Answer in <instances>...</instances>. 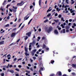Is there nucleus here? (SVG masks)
I'll return each mask as SVG.
<instances>
[{
	"label": "nucleus",
	"mask_w": 76,
	"mask_h": 76,
	"mask_svg": "<svg viewBox=\"0 0 76 76\" xmlns=\"http://www.w3.org/2000/svg\"><path fill=\"white\" fill-rule=\"evenodd\" d=\"M32 44V43H30V45L29 46V48H31V47L32 46H31V45Z\"/></svg>",
	"instance_id": "obj_33"
},
{
	"label": "nucleus",
	"mask_w": 76,
	"mask_h": 76,
	"mask_svg": "<svg viewBox=\"0 0 76 76\" xmlns=\"http://www.w3.org/2000/svg\"><path fill=\"white\" fill-rule=\"evenodd\" d=\"M17 25V24L14 25H13V27H16V26Z\"/></svg>",
	"instance_id": "obj_43"
},
{
	"label": "nucleus",
	"mask_w": 76,
	"mask_h": 76,
	"mask_svg": "<svg viewBox=\"0 0 76 76\" xmlns=\"http://www.w3.org/2000/svg\"><path fill=\"white\" fill-rule=\"evenodd\" d=\"M9 6H10V5H7V9H8V7H9Z\"/></svg>",
	"instance_id": "obj_53"
},
{
	"label": "nucleus",
	"mask_w": 76,
	"mask_h": 76,
	"mask_svg": "<svg viewBox=\"0 0 76 76\" xmlns=\"http://www.w3.org/2000/svg\"><path fill=\"white\" fill-rule=\"evenodd\" d=\"M6 2V0H4L3 2V5H4V4H5V3Z\"/></svg>",
	"instance_id": "obj_30"
},
{
	"label": "nucleus",
	"mask_w": 76,
	"mask_h": 76,
	"mask_svg": "<svg viewBox=\"0 0 76 76\" xmlns=\"http://www.w3.org/2000/svg\"><path fill=\"white\" fill-rule=\"evenodd\" d=\"M55 16H57L58 15V14H57V13H56L55 14Z\"/></svg>",
	"instance_id": "obj_45"
},
{
	"label": "nucleus",
	"mask_w": 76,
	"mask_h": 76,
	"mask_svg": "<svg viewBox=\"0 0 76 76\" xmlns=\"http://www.w3.org/2000/svg\"><path fill=\"white\" fill-rule=\"evenodd\" d=\"M13 8V9H17V7H14V6H13L12 7Z\"/></svg>",
	"instance_id": "obj_24"
},
{
	"label": "nucleus",
	"mask_w": 76,
	"mask_h": 76,
	"mask_svg": "<svg viewBox=\"0 0 76 76\" xmlns=\"http://www.w3.org/2000/svg\"><path fill=\"white\" fill-rule=\"evenodd\" d=\"M65 22L66 23H68V20H66L65 21Z\"/></svg>",
	"instance_id": "obj_54"
},
{
	"label": "nucleus",
	"mask_w": 76,
	"mask_h": 76,
	"mask_svg": "<svg viewBox=\"0 0 76 76\" xmlns=\"http://www.w3.org/2000/svg\"><path fill=\"white\" fill-rule=\"evenodd\" d=\"M51 9V7H50L49 9H48L47 11V13H48V12H50V11H51L52 10V9Z\"/></svg>",
	"instance_id": "obj_9"
},
{
	"label": "nucleus",
	"mask_w": 76,
	"mask_h": 76,
	"mask_svg": "<svg viewBox=\"0 0 76 76\" xmlns=\"http://www.w3.org/2000/svg\"><path fill=\"white\" fill-rule=\"evenodd\" d=\"M63 19H64L63 18H61V20L62 21H63V22H64V21H65V20H63Z\"/></svg>",
	"instance_id": "obj_25"
},
{
	"label": "nucleus",
	"mask_w": 76,
	"mask_h": 76,
	"mask_svg": "<svg viewBox=\"0 0 76 76\" xmlns=\"http://www.w3.org/2000/svg\"><path fill=\"white\" fill-rule=\"evenodd\" d=\"M43 48H46V46L45 44H43Z\"/></svg>",
	"instance_id": "obj_22"
},
{
	"label": "nucleus",
	"mask_w": 76,
	"mask_h": 76,
	"mask_svg": "<svg viewBox=\"0 0 76 76\" xmlns=\"http://www.w3.org/2000/svg\"><path fill=\"white\" fill-rule=\"evenodd\" d=\"M21 20V19H20V18L18 20V22L19 23L20 22V20Z\"/></svg>",
	"instance_id": "obj_44"
},
{
	"label": "nucleus",
	"mask_w": 76,
	"mask_h": 76,
	"mask_svg": "<svg viewBox=\"0 0 76 76\" xmlns=\"http://www.w3.org/2000/svg\"><path fill=\"white\" fill-rule=\"evenodd\" d=\"M16 60H17V58H15L14 59V61H16Z\"/></svg>",
	"instance_id": "obj_37"
},
{
	"label": "nucleus",
	"mask_w": 76,
	"mask_h": 76,
	"mask_svg": "<svg viewBox=\"0 0 76 76\" xmlns=\"http://www.w3.org/2000/svg\"><path fill=\"white\" fill-rule=\"evenodd\" d=\"M18 33V31L16 33H13L11 35V37H15V36H16V35Z\"/></svg>",
	"instance_id": "obj_3"
},
{
	"label": "nucleus",
	"mask_w": 76,
	"mask_h": 76,
	"mask_svg": "<svg viewBox=\"0 0 76 76\" xmlns=\"http://www.w3.org/2000/svg\"><path fill=\"white\" fill-rule=\"evenodd\" d=\"M26 72L27 73H30V71H28V70H26Z\"/></svg>",
	"instance_id": "obj_31"
},
{
	"label": "nucleus",
	"mask_w": 76,
	"mask_h": 76,
	"mask_svg": "<svg viewBox=\"0 0 76 76\" xmlns=\"http://www.w3.org/2000/svg\"><path fill=\"white\" fill-rule=\"evenodd\" d=\"M25 26V24H24L21 27V28H20V30H21V29H22L23 28V27Z\"/></svg>",
	"instance_id": "obj_16"
},
{
	"label": "nucleus",
	"mask_w": 76,
	"mask_h": 76,
	"mask_svg": "<svg viewBox=\"0 0 76 76\" xmlns=\"http://www.w3.org/2000/svg\"><path fill=\"white\" fill-rule=\"evenodd\" d=\"M4 41H3L1 42H0V45H3L4 44Z\"/></svg>",
	"instance_id": "obj_8"
},
{
	"label": "nucleus",
	"mask_w": 76,
	"mask_h": 76,
	"mask_svg": "<svg viewBox=\"0 0 76 76\" xmlns=\"http://www.w3.org/2000/svg\"><path fill=\"white\" fill-rule=\"evenodd\" d=\"M69 30L68 29H67L66 30V32H69Z\"/></svg>",
	"instance_id": "obj_61"
},
{
	"label": "nucleus",
	"mask_w": 76,
	"mask_h": 76,
	"mask_svg": "<svg viewBox=\"0 0 76 76\" xmlns=\"http://www.w3.org/2000/svg\"><path fill=\"white\" fill-rule=\"evenodd\" d=\"M41 1H42V0H39V6H41Z\"/></svg>",
	"instance_id": "obj_10"
},
{
	"label": "nucleus",
	"mask_w": 76,
	"mask_h": 76,
	"mask_svg": "<svg viewBox=\"0 0 76 76\" xmlns=\"http://www.w3.org/2000/svg\"><path fill=\"white\" fill-rule=\"evenodd\" d=\"M10 73H14V71L13 70H10Z\"/></svg>",
	"instance_id": "obj_18"
},
{
	"label": "nucleus",
	"mask_w": 76,
	"mask_h": 76,
	"mask_svg": "<svg viewBox=\"0 0 76 76\" xmlns=\"http://www.w3.org/2000/svg\"><path fill=\"white\" fill-rule=\"evenodd\" d=\"M1 76H4V73H2L1 74Z\"/></svg>",
	"instance_id": "obj_34"
},
{
	"label": "nucleus",
	"mask_w": 76,
	"mask_h": 76,
	"mask_svg": "<svg viewBox=\"0 0 76 76\" xmlns=\"http://www.w3.org/2000/svg\"><path fill=\"white\" fill-rule=\"evenodd\" d=\"M22 60V58H20L19 59H18V61H17V62H18V61H19V60Z\"/></svg>",
	"instance_id": "obj_42"
},
{
	"label": "nucleus",
	"mask_w": 76,
	"mask_h": 76,
	"mask_svg": "<svg viewBox=\"0 0 76 76\" xmlns=\"http://www.w3.org/2000/svg\"><path fill=\"white\" fill-rule=\"evenodd\" d=\"M54 74H50V76H54Z\"/></svg>",
	"instance_id": "obj_55"
},
{
	"label": "nucleus",
	"mask_w": 76,
	"mask_h": 76,
	"mask_svg": "<svg viewBox=\"0 0 76 76\" xmlns=\"http://www.w3.org/2000/svg\"><path fill=\"white\" fill-rule=\"evenodd\" d=\"M20 39H18L17 41V42H19V41H20Z\"/></svg>",
	"instance_id": "obj_52"
},
{
	"label": "nucleus",
	"mask_w": 76,
	"mask_h": 76,
	"mask_svg": "<svg viewBox=\"0 0 76 76\" xmlns=\"http://www.w3.org/2000/svg\"><path fill=\"white\" fill-rule=\"evenodd\" d=\"M33 59L35 60L37 58H36L34 56L33 57Z\"/></svg>",
	"instance_id": "obj_39"
},
{
	"label": "nucleus",
	"mask_w": 76,
	"mask_h": 76,
	"mask_svg": "<svg viewBox=\"0 0 76 76\" xmlns=\"http://www.w3.org/2000/svg\"><path fill=\"white\" fill-rule=\"evenodd\" d=\"M32 18L29 21V22H28V25H29V24H30V23H31V22L32 21Z\"/></svg>",
	"instance_id": "obj_13"
},
{
	"label": "nucleus",
	"mask_w": 76,
	"mask_h": 76,
	"mask_svg": "<svg viewBox=\"0 0 76 76\" xmlns=\"http://www.w3.org/2000/svg\"><path fill=\"white\" fill-rule=\"evenodd\" d=\"M52 29H53V28L52 27H50L48 29L47 31V32L48 33H50V32L51 31H52Z\"/></svg>",
	"instance_id": "obj_4"
},
{
	"label": "nucleus",
	"mask_w": 76,
	"mask_h": 76,
	"mask_svg": "<svg viewBox=\"0 0 76 76\" xmlns=\"http://www.w3.org/2000/svg\"><path fill=\"white\" fill-rule=\"evenodd\" d=\"M54 33L55 34H56V35H57L58 34V31H57V29L55 30Z\"/></svg>",
	"instance_id": "obj_6"
},
{
	"label": "nucleus",
	"mask_w": 76,
	"mask_h": 76,
	"mask_svg": "<svg viewBox=\"0 0 76 76\" xmlns=\"http://www.w3.org/2000/svg\"><path fill=\"white\" fill-rule=\"evenodd\" d=\"M46 51H48L49 50V48H47L46 49Z\"/></svg>",
	"instance_id": "obj_29"
},
{
	"label": "nucleus",
	"mask_w": 76,
	"mask_h": 76,
	"mask_svg": "<svg viewBox=\"0 0 76 76\" xmlns=\"http://www.w3.org/2000/svg\"><path fill=\"white\" fill-rule=\"evenodd\" d=\"M36 51H37V50L36 49H34L31 52V55L34 56V55L35 54V53Z\"/></svg>",
	"instance_id": "obj_2"
},
{
	"label": "nucleus",
	"mask_w": 76,
	"mask_h": 76,
	"mask_svg": "<svg viewBox=\"0 0 76 76\" xmlns=\"http://www.w3.org/2000/svg\"><path fill=\"white\" fill-rule=\"evenodd\" d=\"M9 18H10V17H9V16H8L7 18V19H9Z\"/></svg>",
	"instance_id": "obj_58"
},
{
	"label": "nucleus",
	"mask_w": 76,
	"mask_h": 76,
	"mask_svg": "<svg viewBox=\"0 0 76 76\" xmlns=\"http://www.w3.org/2000/svg\"><path fill=\"white\" fill-rule=\"evenodd\" d=\"M69 28H70V27H69V26H66L65 27V28L66 29H69Z\"/></svg>",
	"instance_id": "obj_12"
},
{
	"label": "nucleus",
	"mask_w": 76,
	"mask_h": 76,
	"mask_svg": "<svg viewBox=\"0 0 76 76\" xmlns=\"http://www.w3.org/2000/svg\"><path fill=\"white\" fill-rule=\"evenodd\" d=\"M45 39V37H42V40H43L44 39Z\"/></svg>",
	"instance_id": "obj_32"
},
{
	"label": "nucleus",
	"mask_w": 76,
	"mask_h": 76,
	"mask_svg": "<svg viewBox=\"0 0 76 76\" xmlns=\"http://www.w3.org/2000/svg\"><path fill=\"white\" fill-rule=\"evenodd\" d=\"M9 10L10 12H12V9H10Z\"/></svg>",
	"instance_id": "obj_62"
},
{
	"label": "nucleus",
	"mask_w": 76,
	"mask_h": 76,
	"mask_svg": "<svg viewBox=\"0 0 76 76\" xmlns=\"http://www.w3.org/2000/svg\"><path fill=\"white\" fill-rule=\"evenodd\" d=\"M24 4V3H23V1H21L20 3H17V6H23Z\"/></svg>",
	"instance_id": "obj_1"
},
{
	"label": "nucleus",
	"mask_w": 76,
	"mask_h": 76,
	"mask_svg": "<svg viewBox=\"0 0 76 76\" xmlns=\"http://www.w3.org/2000/svg\"><path fill=\"white\" fill-rule=\"evenodd\" d=\"M15 70H16V71H17V72H19V69H16Z\"/></svg>",
	"instance_id": "obj_38"
},
{
	"label": "nucleus",
	"mask_w": 76,
	"mask_h": 76,
	"mask_svg": "<svg viewBox=\"0 0 76 76\" xmlns=\"http://www.w3.org/2000/svg\"><path fill=\"white\" fill-rule=\"evenodd\" d=\"M12 66H13L12 65H10L9 67H12Z\"/></svg>",
	"instance_id": "obj_63"
},
{
	"label": "nucleus",
	"mask_w": 76,
	"mask_h": 76,
	"mask_svg": "<svg viewBox=\"0 0 76 76\" xmlns=\"http://www.w3.org/2000/svg\"><path fill=\"white\" fill-rule=\"evenodd\" d=\"M18 67H19V68H21V67H22V66L20 65H19L18 66Z\"/></svg>",
	"instance_id": "obj_50"
},
{
	"label": "nucleus",
	"mask_w": 76,
	"mask_h": 76,
	"mask_svg": "<svg viewBox=\"0 0 76 76\" xmlns=\"http://www.w3.org/2000/svg\"><path fill=\"white\" fill-rule=\"evenodd\" d=\"M69 22H71L72 21V19H70L69 20Z\"/></svg>",
	"instance_id": "obj_57"
},
{
	"label": "nucleus",
	"mask_w": 76,
	"mask_h": 76,
	"mask_svg": "<svg viewBox=\"0 0 76 76\" xmlns=\"http://www.w3.org/2000/svg\"><path fill=\"white\" fill-rule=\"evenodd\" d=\"M38 39H41V37H38Z\"/></svg>",
	"instance_id": "obj_64"
},
{
	"label": "nucleus",
	"mask_w": 76,
	"mask_h": 76,
	"mask_svg": "<svg viewBox=\"0 0 76 76\" xmlns=\"http://www.w3.org/2000/svg\"><path fill=\"white\" fill-rule=\"evenodd\" d=\"M38 31L39 32H41V28H39L38 29Z\"/></svg>",
	"instance_id": "obj_49"
},
{
	"label": "nucleus",
	"mask_w": 76,
	"mask_h": 76,
	"mask_svg": "<svg viewBox=\"0 0 76 76\" xmlns=\"http://www.w3.org/2000/svg\"><path fill=\"white\" fill-rule=\"evenodd\" d=\"M70 12L72 13H73L74 12V10H72V9H71L70 10Z\"/></svg>",
	"instance_id": "obj_15"
},
{
	"label": "nucleus",
	"mask_w": 76,
	"mask_h": 76,
	"mask_svg": "<svg viewBox=\"0 0 76 76\" xmlns=\"http://www.w3.org/2000/svg\"><path fill=\"white\" fill-rule=\"evenodd\" d=\"M22 23H21L20 24V25H19V27H18V28H20V26H21V25H22Z\"/></svg>",
	"instance_id": "obj_40"
},
{
	"label": "nucleus",
	"mask_w": 76,
	"mask_h": 76,
	"mask_svg": "<svg viewBox=\"0 0 76 76\" xmlns=\"http://www.w3.org/2000/svg\"><path fill=\"white\" fill-rule=\"evenodd\" d=\"M33 29L34 30V32H36V31H37V29H35V27H34Z\"/></svg>",
	"instance_id": "obj_36"
},
{
	"label": "nucleus",
	"mask_w": 76,
	"mask_h": 76,
	"mask_svg": "<svg viewBox=\"0 0 76 76\" xmlns=\"http://www.w3.org/2000/svg\"><path fill=\"white\" fill-rule=\"evenodd\" d=\"M61 15H59L58 16V17L59 18H61Z\"/></svg>",
	"instance_id": "obj_26"
},
{
	"label": "nucleus",
	"mask_w": 76,
	"mask_h": 76,
	"mask_svg": "<svg viewBox=\"0 0 76 76\" xmlns=\"http://www.w3.org/2000/svg\"><path fill=\"white\" fill-rule=\"evenodd\" d=\"M13 11L14 12H16V9H15V10H14Z\"/></svg>",
	"instance_id": "obj_47"
},
{
	"label": "nucleus",
	"mask_w": 76,
	"mask_h": 76,
	"mask_svg": "<svg viewBox=\"0 0 76 76\" xmlns=\"http://www.w3.org/2000/svg\"><path fill=\"white\" fill-rule=\"evenodd\" d=\"M25 51L26 53H27V52H28V48H25Z\"/></svg>",
	"instance_id": "obj_19"
},
{
	"label": "nucleus",
	"mask_w": 76,
	"mask_h": 76,
	"mask_svg": "<svg viewBox=\"0 0 76 76\" xmlns=\"http://www.w3.org/2000/svg\"><path fill=\"white\" fill-rule=\"evenodd\" d=\"M26 35H28V37H30V36H31V32H28V33H27L26 34Z\"/></svg>",
	"instance_id": "obj_5"
},
{
	"label": "nucleus",
	"mask_w": 76,
	"mask_h": 76,
	"mask_svg": "<svg viewBox=\"0 0 76 76\" xmlns=\"http://www.w3.org/2000/svg\"><path fill=\"white\" fill-rule=\"evenodd\" d=\"M57 73L59 76H61V72H58Z\"/></svg>",
	"instance_id": "obj_11"
},
{
	"label": "nucleus",
	"mask_w": 76,
	"mask_h": 76,
	"mask_svg": "<svg viewBox=\"0 0 76 76\" xmlns=\"http://www.w3.org/2000/svg\"><path fill=\"white\" fill-rule=\"evenodd\" d=\"M28 66H29V67H31V64H28Z\"/></svg>",
	"instance_id": "obj_59"
},
{
	"label": "nucleus",
	"mask_w": 76,
	"mask_h": 76,
	"mask_svg": "<svg viewBox=\"0 0 76 76\" xmlns=\"http://www.w3.org/2000/svg\"><path fill=\"white\" fill-rule=\"evenodd\" d=\"M9 24H8L6 25L4 27H9Z\"/></svg>",
	"instance_id": "obj_17"
},
{
	"label": "nucleus",
	"mask_w": 76,
	"mask_h": 76,
	"mask_svg": "<svg viewBox=\"0 0 76 76\" xmlns=\"http://www.w3.org/2000/svg\"><path fill=\"white\" fill-rule=\"evenodd\" d=\"M72 75H76V74H75V73H74V72H73L72 73Z\"/></svg>",
	"instance_id": "obj_41"
},
{
	"label": "nucleus",
	"mask_w": 76,
	"mask_h": 76,
	"mask_svg": "<svg viewBox=\"0 0 76 76\" xmlns=\"http://www.w3.org/2000/svg\"><path fill=\"white\" fill-rule=\"evenodd\" d=\"M51 16V14L50 13L48 14L47 15V17H50V16Z\"/></svg>",
	"instance_id": "obj_27"
},
{
	"label": "nucleus",
	"mask_w": 76,
	"mask_h": 76,
	"mask_svg": "<svg viewBox=\"0 0 76 76\" xmlns=\"http://www.w3.org/2000/svg\"><path fill=\"white\" fill-rule=\"evenodd\" d=\"M25 54L26 55V56H29V54L28 53H27V52L25 53Z\"/></svg>",
	"instance_id": "obj_23"
},
{
	"label": "nucleus",
	"mask_w": 76,
	"mask_h": 76,
	"mask_svg": "<svg viewBox=\"0 0 76 76\" xmlns=\"http://www.w3.org/2000/svg\"><path fill=\"white\" fill-rule=\"evenodd\" d=\"M15 44H16V43L14 42V43H13L11 44L10 45V46H11V45H15Z\"/></svg>",
	"instance_id": "obj_14"
},
{
	"label": "nucleus",
	"mask_w": 76,
	"mask_h": 76,
	"mask_svg": "<svg viewBox=\"0 0 76 76\" xmlns=\"http://www.w3.org/2000/svg\"><path fill=\"white\" fill-rule=\"evenodd\" d=\"M32 7H33V6H32V5H31V6H30V9H31L32 8Z\"/></svg>",
	"instance_id": "obj_35"
},
{
	"label": "nucleus",
	"mask_w": 76,
	"mask_h": 76,
	"mask_svg": "<svg viewBox=\"0 0 76 76\" xmlns=\"http://www.w3.org/2000/svg\"><path fill=\"white\" fill-rule=\"evenodd\" d=\"M65 33L66 32V31H65V29H63V31H61L60 32V33L61 34L62 33Z\"/></svg>",
	"instance_id": "obj_7"
},
{
	"label": "nucleus",
	"mask_w": 76,
	"mask_h": 76,
	"mask_svg": "<svg viewBox=\"0 0 76 76\" xmlns=\"http://www.w3.org/2000/svg\"><path fill=\"white\" fill-rule=\"evenodd\" d=\"M24 20H27L28 19L27 18V17H25L24 18Z\"/></svg>",
	"instance_id": "obj_48"
},
{
	"label": "nucleus",
	"mask_w": 76,
	"mask_h": 76,
	"mask_svg": "<svg viewBox=\"0 0 76 76\" xmlns=\"http://www.w3.org/2000/svg\"><path fill=\"white\" fill-rule=\"evenodd\" d=\"M51 63L52 64H53V63H54V61L53 60H51Z\"/></svg>",
	"instance_id": "obj_21"
},
{
	"label": "nucleus",
	"mask_w": 76,
	"mask_h": 76,
	"mask_svg": "<svg viewBox=\"0 0 76 76\" xmlns=\"http://www.w3.org/2000/svg\"><path fill=\"white\" fill-rule=\"evenodd\" d=\"M72 2H71V4H73L75 3V1H72Z\"/></svg>",
	"instance_id": "obj_51"
},
{
	"label": "nucleus",
	"mask_w": 76,
	"mask_h": 76,
	"mask_svg": "<svg viewBox=\"0 0 76 76\" xmlns=\"http://www.w3.org/2000/svg\"><path fill=\"white\" fill-rule=\"evenodd\" d=\"M27 38H28V36H26V37L24 39L25 40H26V39H27Z\"/></svg>",
	"instance_id": "obj_28"
},
{
	"label": "nucleus",
	"mask_w": 76,
	"mask_h": 76,
	"mask_svg": "<svg viewBox=\"0 0 76 76\" xmlns=\"http://www.w3.org/2000/svg\"><path fill=\"white\" fill-rule=\"evenodd\" d=\"M48 21V20L47 19L46 20H45V21H44V23H46Z\"/></svg>",
	"instance_id": "obj_20"
},
{
	"label": "nucleus",
	"mask_w": 76,
	"mask_h": 76,
	"mask_svg": "<svg viewBox=\"0 0 76 76\" xmlns=\"http://www.w3.org/2000/svg\"><path fill=\"white\" fill-rule=\"evenodd\" d=\"M73 25L74 26H76V23H73Z\"/></svg>",
	"instance_id": "obj_60"
},
{
	"label": "nucleus",
	"mask_w": 76,
	"mask_h": 76,
	"mask_svg": "<svg viewBox=\"0 0 76 76\" xmlns=\"http://www.w3.org/2000/svg\"><path fill=\"white\" fill-rule=\"evenodd\" d=\"M16 28H14L12 30V31H16Z\"/></svg>",
	"instance_id": "obj_46"
},
{
	"label": "nucleus",
	"mask_w": 76,
	"mask_h": 76,
	"mask_svg": "<svg viewBox=\"0 0 76 76\" xmlns=\"http://www.w3.org/2000/svg\"><path fill=\"white\" fill-rule=\"evenodd\" d=\"M43 68L42 67H41V68H40V70H42H42H43Z\"/></svg>",
	"instance_id": "obj_56"
}]
</instances>
